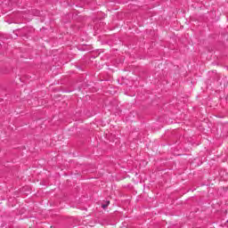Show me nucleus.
Returning a JSON list of instances; mask_svg holds the SVG:
<instances>
[{"instance_id":"f257e3e1","label":"nucleus","mask_w":228,"mask_h":228,"mask_svg":"<svg viewBox=\"0 0 228 228\" xmlns=\"http://www.w3.org/2000/svg\"><path fill=\"white\" fill-rule=\"evenodd\" d=\"M108 206H110V201H107L106 204H102V209H106V208H108Z\"/></svg>"}]
</instances>
